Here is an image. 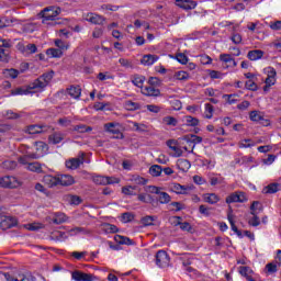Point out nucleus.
I'll return each mask as SVG.
<instances>
[{"mask_svg":"<svg viewBox=\"0 0 281 281\" xmlns=\"http://www.w3.org/2000/svg\"><path fill=\"white\" fill-rule=\"evenodd\" d=\"M54 78V71L45 72L35 79L32 83H30L26 88H16L11 91V95H27L30 93H34L36 91H43L45 87L52 82Z\"/></svg>","mask_w":281,"mask_h":281,"instance_id":"1","label":"nucleus"},{"mask_svg":"<svg viewBox=\"0 0 281 281\" xmlns=\"http://www.w3.org/2000/svg\"><path fill=\"white\" fill-rule=\"evenodd\" d=\"M60 14V8L48 7L40 12V16L43 19L42 23H47V21H56V18Z\"/></svg>","mask_w":281,"mask_h":281,"instance_id":"2","label":"nucleus"},{"mask_svg":"<svg viewBox=\"0 0 281 281\" xmlns=\"http://www.w3.org/2000/svg\"><path fill=\"white\" fill-rule=\"evenodd\" d=\"M10 47H12V42L10 40L0 38V60H1V63H8V60H10Z\"/></svg>","mask_w":281,"mask_h":281,"instance_id":"3","label":"nucleus"},{"mask_svg":"<svg viewBox=\"0 0 281 281\" xmlns=\"http://www.w3.org/2000/svg\"><path fill=\"white\" fill-rule=\"evenodd\" d=\"M52 131H54V128H52V126H49V125L35 124V125H29L26 127L25 133H29V135H38L41 133H52Z\"/></svg>","mask_w":281,"mask_h":281,"instance_id":"4","label":"nucleus"},{"mask_svg":"<svg viewBox=\"0 0 281 281\" xmlns=\"http://www.w3.org/2000/svg\"><path fill=\"white\" fill-rule=\"evenodd\" d=\"M156 265L160 267V269H166V267L170 266V256L166 250H158L156 254Z\"/></svg>","mask_w":281,"mask_h":281,"instance_id":"5","label":"nucleus"},{"mask_svg":"<svg viewBox=\"0 0 281 281\" xmlns=\"http://www.w3.org/2000/svg\"><path fill=\"white\" fill-rule=\"evenodd\" d=\"M247 193L243 191H236L226 198V203L228 205L232 203H247Z\"/></svg>","mask_w":281,"mask_h":281,"instance_id":"6","label":"nucleus"},{"mask_svg":"<svg viewBox=\"0 0 281 281\" xmlns=\"http://www.w3.org/2000/svg\"><path fill=\"white\" fill-rule=\"evenodd\" d=\"M85 151H80L77 158H71L67 160L66 168H68L69 170H78V167L85 164Z\"/></svg>","mask_w":281,"mask_h":281,"instance_id":"7","label":"nucleus"},{"mask_svg":"<svg viewBox=\"0 0 281 281\" xmlns=\"http://www.w3.org/2000/svg\"><path fill=\"white\" fill-rule=\"evenodd\" d=\"M19 186H20L19 180H16L15 177L4 176L0 178V188L14 189V188H19Z\"/></svg>","mask_w":281,"mask_h":281,"instance_id":"8","label":"nucleus"},{"mask_svg":"<svg viewBox=\"0 0 281 281\" xmlns=\"http://www.w3.org/2000/svg\"><path fill=\"white\" fill-rule=\"evenodd\" d=\"M16 225V220L10 215H5V213H2L0 216V226L2 229H10Z\"/></svg>","mask_w":281,"mask_h":281,"instance_id":"9","label":"nucleus"},{"mask_svg":"<svg viewBox=\"0 0 281 281\" xmlns=\"http://www.w3.org/2000/svg\"><path fill=\"white\" fill-rule=\"evenodd\" d=\"M71 278L75 281H95L97 280L95 276L91 273H85L78 270L71 273Z\"/></svg>","mask_w":281,"mask_h":281,"instance_id":"10","label":"nucleus"},{"mask_svg":"<svg viewBox=\"0 0 281 281\" xmlns=\"http://www.w3.org/2000/svg\"><path fill=\"white\" fill-rule=\"evenodd\" d=\"M227 218L231 225V229H233L236 233L238 238H244L245 235H243V232L238 229V227L236 226V222L234 221L235 216H234V210H232V206H229L228 209Z\"/></svg>","mask_w":281,"mask_h":281,"instance_id":"11","label":"nucleus"},{"mask_svg":"<svg viewBox=\"0 0 281 281\" xmlns=\"http://www.w3.org/2000/svg\"><path fill=\"white\" fill-rule=\"evenodd\" d=\"M4 278L7 281H36V278L32 274H18L16 277L4 273Z\"/></svg>","mask_w":281,"mask_h":281,"instance_id":"12","label":"nucleus"},{"mask_svg":"<svg viewBox=\"0 0 281 281\" xmlns=\"http://www.w3.org/2000/svg\"><path fill=\"white\" fill-rule=\"evenodd\" d=\"M266 74H267V78L265 80V83L267 85V87H273V85H276V77L278 76V72L276 71V68L273 67H268L265 69Z\"/></svg>","mask_w":281,"mask_h":281,"instance_id":"13","label":"nucleus"},{"mask_svg":"<svg viewBox=\"0 0 281 281\" xmlns=\"http://www.w3.org/2000/svg\"><path fill=\"white\" fill-rule=\"evenodd\" d=\"M85 19L88 23H92L93 25H104V21H106L104 16L97 13H87Z\"/></svg>","mask_w":281,"mask_h":281,"instance_id":"14","label":"nucleus"},{"mask_svg":"<svg viewBox=\"0 0 281 281\" xmlns=\"http://www.w3.org/2000/svg\"><path fill=\"white\" fill-rule=\"evenodd\" d=\"M173 225L179 226L182 232H189L192 233V225H190L189 222H181L182 217L181 216H173Z\"/></svg>","mask_w":281,"mask_h":281,"instance_id":"15","label":"nucleus"},{"mask_svg":"<svg viewBox=\"0 0 281 281\" xmlns=\"http://www.w3.org/2000/svg\"><path fill=\"white\" fill-rule=\"evenodd\" d=\"M140 91H142L143 95H146L147 98H159V95H161V90L156 89L153 86L142 88Z\"/></svg>","mask_w":281,"mask_h":281,"instance_id":"16","label":"nucleus"},{"mask_svg":"<svg viewBox=\"0 0 281 281\" xmlns=\"http://www.w3.org/2000/svg\"><path fill=\"white\" fill-rule=\"evenodd\" d=\"M176 5L182 10H194L198 3L194 0H176Z\"/></svg>","mask_w":281,"mask_h":281,"instance_id":"17","label":"nucleus"},{"mask_svg":"<svg viewBox=\"0 0 281 281\" xmlns=\"http://www.w3.org/2000/svg\"><path fill=\"white\" fill-rule=\"evenodd\" d=\"M105 131H108V133H112V135L114 136V139H123L124 138V134H122V132H120V130L115 128V123H106L104 125Z\"/></svg>","mask_w":281,"mask_h":281,"instance_id":"18","label":"nucleus"},{"mask_svg":"<svg viewBox=\"0 0 281 281\" xmlns=\"http://www.w3.org/2000/svg\"><path fill=\"white\" fill-rule=\"evenodd\" d=\"M42 181L47 186V188H56L59 186L58 176L46 175L43 177Z\"/></svg>","mask_w":281,"mask_h":281,"instance_id":"19","label":"nucleus"},{"mask_svg":"<svg viewBox=\"0 0 281 281\" xmlns=\"http://www.w3.org/2000/svg\"><path fill=\"white\" fill-rule=\"evenodd\" d=\"M177 144L178 142L175 139L167 140L168 148L175 151L173 157H181V155H183V150L181 149V147L177 146Z\"/></svg>","mask_w":281,"mask_h":281,"instance_id":"20","label":"nucleus"},{"mask_svg":"<svg viewBox=\"0 0 281 281\" xmlns=\"http://www.w3.org/2000/svg\"><path fill=\"white\" fill-rule=\"evenodd\" d=\"M280 190H281V184L278 182H272L262 189V193L276 194V192H280Z\"/></svg>","mask_w":281,"mask_h":281,"instance_id":"21","label":"nucleus"},{"mask_svg":"<svg viewBox=\"0 0 281 281\" xmlns=\"http://www.w3.org/2000/svg\"><path fill=\"white\" fill-rule=\"evenodd\" d=\"M59 186H64L65 188L69 186H74L76 183V180L69 175H61L58 176Z\"/></svg>","mask_w":281,"mask_h":281,"instance_id":"22","label":"nucleus"},{"mask_svg":"<svg viewBox=\"0 0 281 281\" xmlns=\"http://www.w3.org/2000/svg\"><path fill=\"white\" fill-rule=\"evenodd\" d=\"M63 139H65V134L61 132H54L48 136V142L54 145L60 144Z\"/></svg>","mask_w":281,"mask_h":281,"instance_id":"23","label":"nucleus"},{"mask_svg":"<svg viewBox=\"0 0 281 281\" xmlns=\"http://www.w3.org/2000/svg\"><path fill=\"white\" fill-rule=\"evenodd\" d=\"M67 93L68 95H70V98L78 100V98H80V95L82 94V89L80 88V86H71L67 89Z\"/></svg>","mask_w":281,"mask_h":281,"instance_id":"24","label":"nucleus"},{"mask_svg":"<svg viewBox=\"0 0 281 281\" xmlns=\"http://www.w3.org/2000/svg\"><path fill=\"white\" fill-rule=\"evenodd\" d=\"M265 56V52L260 49H254L249 50L247 54V58L255 61V60H260Z\"/></svg>","mask_w":281,"mask_h":281,"instance_id":"25","label":"nucleus"},{"mask_svg":"<svg viewBox=\"0 0 281 281\" xmlns=\"http://www.w3.org/2000/svg\"><path fill=\"white\" fill-rule=\"evenodd\" d=\"M220 60L222 63H225L226 65H228V67H237V65H238L236 63V59H234L232 57V55H229V54H222V55H220Z\"/></svg>","mask_w":281,"mask_h":281,"instance_id":"26","label":"nucleus"},{"mask_svg":"<svg viewBox=\"0 0 281 281\" xmlns=\"http://www.w3.org/2000/svg\"><path fill=\"white\" fill-rule=\"evenodd\" d=\"M238 273H240L244 278H246V280H251L254 277V270H251L249 267L247 266H240L238 268Z\"/></svg>","mask_w":281,"mask_h":281,"instance_id":"27","label":"nucleus"},{"mask_svg":"<svg viewBox=\"0 0 281 281\" xmlns=\"http://www.w3.org/2000/svg\"><path fill=\"white\" fill-rule=\"evenodd\" d=\"M191 166L192 165L190 164V160H188V159L180 158L177 160V167L182 172H188L190 170Z\"/></svg>","mask_w":281,"mask_h":281,"instance_id":"28","label":"nucleus"},{"mask_svg":"<svg viewBox=\"0 0 281 281\" xmlns=\"http://www.w3.org/2000/svg\"><path fill=\"white\" fill-rule=\"evenodd\" d=\"M91 131H93V127L89 126V125H85V124H78L72 126L71 132L72 133H91Z\"/></svg>","mask_w":281,"mask_h":281,"instance_id":"29","label":"nucleus"},{"mask_svg":"<svg viewBox=\"0 0 281 281\" xmlns=\"http://www.w3.org/2000/svg\"><path fill=\"white\" fill-rule=\"evenodd\" d=\"M159 60V56L157 55H145L142 59V65H147V67H150V65H155Z\"/></svg>","mask_w":281,"mask_h":281,"instance_id":"30","label":"nucleus"},{"mask_svg":"<svg viewBox=\"0 0 281 281\" xmlns=\"http://www.w3.org/2000/svg\"><path fill=\"white\" fill-rule=\"evenodd\" d=\"M204 201L211 205H216L221 201V198L216 193H206L204 194Z\"/></svg>","mask_w":281,"mask_h":281,"instance_id":"31","label":"nucleus"},{"mask_svg":"<svg viewBox=\"0 0 281 281\" xmlns=\"http://www.w3.org/2000/svg\"><path fill=\"white\" fill-rule=\"evenodd\" d=\"M137 192H139L137 186H127L122 188V193L127 196H136Z\"/></svg>","mask_w":281,"mask_h":281,"instance_id":"32","label":"nucleus"},{"mask_svg":"<svg viewBox=\"0 0 281 281\" xmlns=\"http://www.w3.org/2000/svg\"><path fill=\"white\" fill-rule=\"evenodd\" d=\"M260 212H262V203H260V201H254L250 205L251 216H256V214H260Z\"/></svg>","mask_w":281,"mask_h":281,"instance_id":"33","label":"nucleus"},{"mask_svg":"<svg viewBox=\"0 0 281 281\" xmlns=\"http://www.w3.org/2000/svg\"><path fill=\"white\" fill-rule=\"evenodd\" d=\"M188 190H191V188L179 183H173L172 186V192H176V194H188Z\"/></svg>","mask_w":281,"mask_h":281,"instance_id":"34","label":"nucleus"},{"mask_svg":"<svg viewBox=\"0 0 281 281\" xmlns=\"http://www.w3.org/2000/svg\"><path fill=\"white\" fill-rule=\"evenodd\" d=\"M53 223L55 225H63V223H67V215H65V213H55Z\"/></svg>","mask_w":281,"mask_h":281,"instance_id":"35","label":"nucleus"},{"mask_svg":"<svg viewBox=\"0 0 281 281\" xmlns=\"http://www.w3.org/2000/svg\"><path fill=\"white\" fill-rule=\"evenodd\" d=\"M114 240L119 245H133V240H131V238L122 236V235H115Z\"/></svg>","mask_w":281,"mask_h":281,"instance_id":"36","label":"nucleus"},{"mask_svg":"<svg viewBox=\"0 0 281 281\" xmlns=\"http://www.w3.org/2000/svg\"><path fill=\"white\" fill-rule=\"evenodd\" d=\"M155 221H157V216L147 215V216L142 217L140 223L145 227H148L150 225H154Z\"/></svg>","mask_w":281,"mask_h":281,"instance_id":"37","label":"nucleus"},{"mask_svg":"<svg viewBox=\"0 0 281 281\" xmlns=\"http://www.w3.org/2000/svg\"><path fill=\"white\" fill-rule=\"evenodd\" d=\"M47 56H50V58H61L63 57V50L59 48H48L46 50Z\"/></svg>","mask_w":281,"mask_h":281,"instance_id":"38","label":"nucleus"},{"mask_svg":"<svg viewBox=\"0 0 281 281\" xmlns=\"http://www.w3.org/2000/svg\"><path fill=\"white\" fill-rule=\"evenodd\" d=\"M66 199L70 205H80V203H82V198L79 195L68 194L66 195Z\"/></svg>","mask_w":281,"mask_h":281,"instance_id":"39","label":"nucleus"},{"mask_svg":"<svg viewBox=\"0 0 281 281\" xmlns=\"http://www.w3.org/2000/svg\"><path fill=\"white\" fill-rule=\"evenodd\" d=\"M145 80H146V77L136 75L134 76V79L132 80V82L135 87H138L139 89H144Z\"/></svg>","mask_w":281,"mask_h":281,"instance_id":"40","label":"nucleus"},{"mask_svg":"<svg viewBox=\"0 0 281 281\" xmlns=\"http://www.w3.org/2000/svg\"><path fill=\"white\" fill-rule=\"evenodd\" d=\"M161 172H164V169L159 165H153L149 168V175H151V177H160Z\"/></svg>","mask_w":281,"mask_h":281,"instance_id":"41","label":"nucleus"},{"mask_svg":"<svg viewBox=\"0 0 281 281\" xmlns=\"http://www.w3.org/2000/svg\"><path fill=\"white\" fill-rule=\"evenodd\" d=\"M27 170H30L31 172L41 173V172H43V167L41 166L40 162H30L27 165Z\"/></svg>","mask_w":281,"mask_h":281,"instance_id":"42","label":"nucleus"},{"mask_svg":"<svg viewBox=\"0 0 281 281\" xmlns=\"http://www.w3.org/2000/svg\"><path fill=\"white\" fill-rule=\"evenodd\" d=\"M52 239L53 240H67V233L55 231L52 233Z\"/></svg>","mask_w":281,"mask_h":281,"instance_id":"43","label":"nucleus"},{"mask_svg":"<svg viewBox=\"0 0 281 281\" xmlns=\"http://www.w3.org/2000/svg\"><path fill=\"white\" fill-rule=\"evenodd\" d=\"M92 181L97 186H109V179H106L104 176H95L93 177Z\"/></svg>","mask_w":281,"mask_h":281,"instance_id":"44","label":"nucleus"},{"mask_svg":"<svg viewBox=\"0 0 281 281\" xmlns=\"http://www.w3.org/2000/svg\"><path fill=\"white\" fill-rule=\"evenodd\" d=\"M125 109L127 111H139V109H142V105L137 102L126 101L125 102Z\"/></svg>","mask_w":281,"mask_h":281,"instance_id":"45","label":"nucleus"},{"mask_svg":"<svg viewBox=\"0 0 281 281\" xmlns=\"http://www.w3.org/2000/svg\"><path fill=\"white\" fill-rule=\"evenodd\" d=\"M175 80H190V74L183 70H179L173 75Z\"/></svg>","mask_w":281,"mask_h":281,"instance_id":"46","label":"nucleus"},{"mask_svg":"<svg viewBox=\"0 0 281 281\" xmlns=\"http://www.w3.org/2000/svg\"><path fill=\"white\" fill-rule=\"evenodd\" d=\"M18 166V162L15 160H4L2 162V168H4V170H14Z\"/></svg>","mask_w":281,"mask_h":281,"instance_id":"47","label":"nucleus"},{"mask_svg":"<svg viewBox=\"0 0 281 281\" xmlns=\"http://www.w3.org/2000/svg\"><path fill=\"white\" fill-rule=\"evenodd\" d=\"M223 99L226 100L228 104H236V102H238V94H223Z\"/></svg>","mask_w":281,"mask_h":281,"instance_id":"48","label":"nucleus"},{"mask_svg":"<svg viewBox=\"0 0 281 281\" xmlns=\"http://www.w3.org/2000/svg\"><path fill=\"white\" fill-rule=\"evenodd\" d=\"M254 146H256V143H254L251 140V138H246V139L241 140V142H239V144H238L239 148H251Z\"/></svg>","mask_w":281,"mask_h":281,"instance_id":"49","label":"nucleus"},{"mask_svg":"<svg viewBox=\"0 0 281 281\" xmlns=\"http://www.w3.org/2000/svg\"><path fill=\"white\" fill-rule=\"evenodd\" d=\"M249 117L251 122H262V120H265V116H262L258 111H251Z\"/></svg>","mask_w":281,"mask_h":281,"instance_id":"50","label":"nucleus"},{"mask_svg":"<svg viewBox=\"0 0 281 281\" xmlns=\"http://www.w3.org/2000/svg\"><path fill=\"white\" fill-rule=\"evenodd\" d=\"M214 115V105L211 103H205V117L206 120H212Z\"/></svg>","mask_w":281,"mask_h":281,"instance_id":"51","label":"nucleus"},{"mask_svg":"<svg viewBox=\"0 0 281 281\" xmlns=\"http://www.w3.org/2000/svg\"><path fill=\"white\" fill-rule=\"evenodd\" d=\"M158 194H159V199H158L159 203H161V204L170 203V201H171L170 194H168L167 192H161V191Z\"/></svg>","mask_w":281,"mask_h":281,"instance_id":"52","label":"nucleus"},{"mask_svg":"<svg viewBox=\"0 0 281 281\" xmlns=\"http://www.w3.org/2000/svg\"><path fill=\"white\" fill-rule=\"evenodd\" d=\"M55 46L60 49V52H67L69 49V45L63 40H55Z\"/></svg>","mask_w":281,"mask_h":281,"instance_id":"53","label":"nucleus"},{"mask_svg":"<svg viewBox=\"0 0 281 281\" xmlns=\"http://www.w3.org/2000/svg\"><path fill=\"white\" fill-rule=\"evenodd\" d=\"M186 123H187V126H199V119L187 115Z\"/></svg>","mask_w":281,"mask_h":281,"instance_id":"54","label":"nucleus"},{"mask_svg":"<svg viewBox=\"0 0 281 281\" xmlns=\"http://www.w3.org/2000/svg\"><path fill=\"white\" fill-rule=\"evenodd\" d=\"M123 223H131L135 220V215L131 212H125L121 216Z\"/></svg>","mask_w":281,"mask_h":281,"instance_id":"55","label":"nucleus"},{"mask_svg":"<svg viewBox=\"0 0 281 281\" xmlns=\"http://www.w3.org/2000/svg\"><path fill=\"white\" fill-rule=\"evenodd\" d=\"M162 122H164L165 124H167V126H177V124H178L177 119L173 117V116H165V117L162 119Z\"/></svg>","mask_w":281,"mask_h":281,"instance_id":"56","label":"nucleus"},{"mask_svg":"<svg viewBox=\"0 0 281 281\" xmlns=\"http://www.w3.org/2000/svg\"><path fill=\"white\" fill-rule=\"evenodd\" d=\"M89 252H87V251H81V252L80 251H72L70 254V256L72 258H75L76 260H83V258H86Z\"/></svg>","mask_w":281,"mask_h":281,"instance_id":"57","label":"nucleus"},{"mask_svg":"<svg viewBox=\"0 0 281 281\" xmlns=\"http://www.w3.org/2000/svg\"><path fill=\"white\" fill-rule=\"evenodd\" d=\"M245 87L248 91H258V85L251 79L246 81Z\"/></svg>","mask_w":281,"mask_h":281,"instance_id":"58","label":"nucleus"},{"mask_svg":"<svg viewBox=\"0 0 281 281\" xmlns=\"http://www.w3.org/2000/svg\"><path fill=\"white\" fill-rule=\"evenodd\" d=\"M170 104H171L172 109H175V111H181V109L183 106L181 103V100H179V99H172L170 101Z\"/></svg>","mask_w":281,"mask_h":281,"instance_id":"59","label":"nucleus"},{"mask_svg":"<svg viewBox=\"0 0 281 281\" xmlns=\"http://www.w3.org/2000/svg\"><path fill=\"white\" fill-rule=\"evenodd\" d=\"M248 224L251 227H258V225H260V217H258V214L252 215V217L248 221Z\"/></svg>","mask_w":281,"mask_h":281,"instance_id":"60","label":"nucleus"},{"mask_svg":"<svg viewBox=\"0 0 281 281\" xmlns=\"http://www.w3.org/2000/svg\"><path fill=\"white\" fill-rule=\"evenodd\" d=\"M4 75L8 76L9 78H19V70L11 68L4 70Z\"/></svg>","mask_w":281,"mask_h":281,"instance_id":"61","label":"nucleus"},{"mask_svg":"<svg viewBox=\"0 0 281 281\" xmlns=\"http://www.w3.org/2000/svg\"><path fill=\"white\" fill-rule=\"evenodd\" d=\"M176 59L178 60V63H180L181 65H188V56H186V54L183 53H179L176 55Z\"/></svg>","mask_w":281,"mask_h":281,"instance_id":"62","label":"nucleus"},{"mask_svg":"<svg viewBox=\"0 0 281 281\" xmlns=\"http://www.w3.org/2000/svg\"><path fill=\"white\" fill-rule=\"evenodd\" d=\"M36 52H38V47H36V44H27L26 52L24 54H36Z\"/></svg>","mask_w":281,"mask_h":281,"instance_id":"63","label":"nucleus"},{"mask_svg":"<svg viewBox=\"0 0 281 281\" xmlns=\"http://www.w3.org/2000/svg\"><path fill=\"white\" fill-rule=\"evenodd\" d=\"M200 63H201V65H212V57H210L207 55H201Z\"/></svg>","mask_w":281,"mask_h":281,"instance_id":"64","label":"nucleus"}]
</instances>
